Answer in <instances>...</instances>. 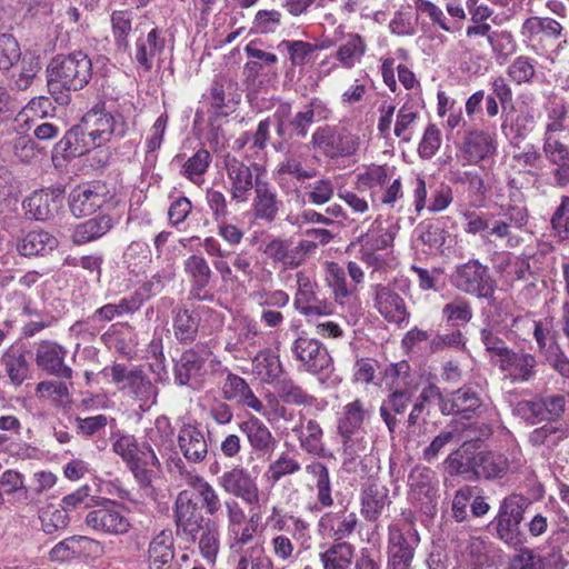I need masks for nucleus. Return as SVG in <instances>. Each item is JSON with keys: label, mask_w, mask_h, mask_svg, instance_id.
<instances>
[{"label": "nucleus", "mask_w": 569, "mask_h": 569, "mask_svg": "<svg viewBox=\"0 0 569 569\" xmlns=\"http://www.w3.org/2000/svg\"><path fill=\"white\" fill-rule=\"evenodd\" d=\"M92 76V62L83 51L54 57L47 68L49 93L60 106L70 102V92L84 88Z\"/></svg>", "instance_id": "1"}, {"label": "nucleus", "mask_w": 569, "mask_h": 569, "mask_svg": "<svg viewBox=\"0 0 569 569\" xmlns=\"http://www.w3.org/2000/svg\"><path fill=\"white\" fill-rule=\"evenodd\" d=\"M450 282L460 292L478 299L492 300L495 297L496 281L490 274L489 267L478 259H469L456 266Z\"/></svg>", "instance_id": "2"}, {"label": "nucleus", "mask_w": 569, "mask_h": 569, "mask_svg": "<svg viewBox=\"0 0 569 569\" xmlns=\"http://www.w3.org/2000/svg\"><path fill=\"white\" fill-rule=\"evenodd\" d=\"M223 169L229 182V194L236 203H247L257 187L258 180H263L264 170L257 163H246L234 156L223 158Z\"/></svg>", "instance_id": "3"}, {"label": "nucleus", "mask_w": 569, "mask_h": 569, "mask_svg": "<svg viewBox=\"0 0 569 569\" xmlns=\"http://www.w3.org/2000/svg\"><path fill=\"white\" fill-rule=\"evenodd\" d=\"M311 142L327 158L338 159L353 156L360 148V138L348 127L326 124L312 134Z\"/></svg>", "instance_id": "4"}, {"label": "nucleus", "mask_w": 569, "mask_h": 569, "mask_svg": "<svg viewBox=\"0 0 569 569\" xmlns=\"http://www.w3.org/2000/svg\"><path fill=\"white\" fill-rule=\"evenodd\" d=\"M291 353L299 368L318 376L325 381L333 371L332 359L327 348L317 339L308 336H299L290 347Z\"/></svg>", "instance_id": "5"}, {"label": "nucleus", "mask_w": 569, "mask_h": 569, "mask_svg": "<svg viewBox=\"0 0 569 569\" xmlns=\"http://www.w3.org/2000/svg\"><path fill=\"white\" fill-rule=\"evenodd\" d=\"M409 499L425 515L433 516L439 499V480L431 468L416 465L408 476Z\"/></svg>", "instance_id": "6"}, {"label": "nucleus", "mask_w": 569, "mask_h": 569, "mask_svg": "<svg viewBox=\"0 0 569 569\" xmlns=\"http://www.w3.org/2000/svg\"><path fill=\"white\" fill-rule=\"evenodd\" d=\"M87 134L92 137L99 147L113 138L121 139L128 131V124L122 116H113L106 110L104 103L93 106L81 119Z\"/></svg>", "instance_id": "7"}, {"label": "nucleus", "mask_w": 569, "mask_h": 569, "mask_svg": "<svg viewBox=\"0 0 569 569\" xmlns=\"http://www.w3.org/2000/svg\"><path fill=\"white\" fill-rule=\"evenodd\" d=\"M528 214L525 208L509 207L499 216L490 214L488 233L482 239L488 242L505 241L506 247L516 248L520 244L521 238L517 231L527 224Z\"/></svg>", "instance_id": "8"}, {"label": "nucleus", "mask_w": 569, "mask_h": 569, "mask_svg": "<svg viewBox=\"0 0 569 569\" xmlns=\"http://www.w3.org/2000/svg\"><path fill=\"white\" fill-rule=\"evenodd\" d=\"M173 518L177 536L188 542H196L200 530L206 526L207 519L200 507L188 490L178 493L174 501Z\"/></svg>", "instance_id": "9"}, {"label": "nucleus", "mask_w": 569, "mask_h": 569, "mask_svg": "<svg viewBox=\"0 0 569 569\" xmlns=\"http://www.w3.org/2000/svg\"><path fill=\"white\" fill-rule=\"evenodd\" d=\"M402 368H407V366L400 365L399 369H396L398 377L391 383L390 393L380 407V416L391 433L395 432L397 427V419L391 412L403 413L412 402L417 391V386L412 383L410 376L407 372L400 375Z\"/></svg>", "instance_id": "10"}, {"label": "nucleus", "mask_w": 569, "mask_h": 569, "mask_svg": "<svg viewBox=\"0 0 569 569\" xmlns=\"http://www.w3.org/2000/svg\"><path fill=\"white\" fill-rule=\"evenodd\" d=\"M218 486L229 496L247 505H257L260 491L256 479L241 467H234L218 477Z\"/></svg>", "instance_id": "11"}, {"label": "nucleus", "mask_w": 569, "mask_h": 569, "mask_svg": "<svg viewBox=\"0 0 569 569\" xmlns=\"http://www.w3.org/2000/svg\"><path fill=\"white\" fill-rule=\"evenodd\" d=\"M112 381L120 385L134 399L147 403L154 399L157 389L140 369H128L126 365L117 363L111 368Z\"/></svg>", "instance_id": "12"}, {"label": "nucleus", "mask_w": 569, "mask_h": 569, "mask_svg": "<svg viewBox=\"0 0 569 569\" xmlns=\"http://www.w3.org/2000/svg\"><path fill=\"white\" fill-rule=\"evenodd\" d=\"M486 405L478 391L471 386H465L448 396L442 395L441 413L460 416L465 419L481 415Z\"/></svg>", "instance_id": "13"}, {"label": "nucleus", "mask_w": 569, "mask_h": 569, "mask_svg": "<svg viewBox=\"0 0 569 569\" xmlns=\"http://www.w3.org/2000/svg\"><path fill=\"white\" fill-rule=\"evenodd\" d=\"M297 292L293 299V306L301 315L306 317L330 315L331 303L318 298L315 288L316 283L305 271L296 273Z\"/></svg>", "instance_id": "14"}, {"label": "nucleus", "mask_w": 569, "mask_h": 569, "mask_svg": "<svg viewBox=\"0 0 569 569\" xmlns=\"http://www.w3.org/2000/svg\"><path fill=\"white\" fill-rule=\"evenodd\" d=\"M392 503L389 489L378 480H368L360 489V515L368 522H377Z\"/></svg>", "instance_id": "15"}, {"label": "nucleus", "mask_w": 569, "mask_h": 569, "mask_svg": "<svg viewBox=\"0 0 569 569\" xmlns=\"http://www.w3.org/2000/svg\"><path fill=\"white\" fill-rule=\"evenodd\" d=\"M359 518L356 512L348 511L343 507L337 511L323 513L318 521V531L320 535L331 538L335 543L345 542L357 529Z\"/></svg>", "instance_id": "16"}, {"label": "nucleus", "mask_w": 569, "mask_h": 569, "mask_svg": "<svg viewBox=\"0 0 569 569\" xmlns=\"http://www.w3.org/2000/svg\"><path fill=\"white\" fill-rule=\"evenodd\" d=\"M99 148L92 137L87 134L84 126L80 121L79 124L70 128L58 142H56L52 150V161L58 162L60 159L66 160L83 156L91 149Z\"/></svg>", "instance_id": "17"}, {"label": "nucleus", "mask_w": 569, "mask_h": 569, "mask_svg": "<svg viewBox=\"0 0 569 569\" xmlns=\"http://www.w3.org/2000/svg\"><path fill=\"white\" fill-rule=\"evenodd\" d=\"M371 290L375 308L388 322L398 326L408 322L410 312L406 302L390 286L375 284Z\"/></svg>", "instance_id": "18"}, {"label": "nucleus", "mask_w": 569, "mask_h": 569, "mask_svg": "<svg viewBox=\"0 0 569 569\" xmlns=\"http://www.w3.org/2000/svg\"><path fill=\"white\" fill-rule=\"evenodd\" d=\"M84 521L96 531L116 536L127 533L131 526L114 502L89 511Z\"/></svg>", "instance_id": "19"}, {"label": "nucleus", "mask_w": 569, "mask_h": 569, "mask_svg": "<svg viewBox=\"0 0 569 569\" xmlns=\"http://www.w3.org/2000/svg\"><path fill=\"white\" fill-rule=\"evenodd\" d=\"M164 48V31L158 26H153L147 33L141 31L137 37L132 59L144 71H150L154 60L160 58Z\"/></svg>", "instance_id": "20"}, {"label": "nucleus", "mask_w": 569, "mask_h": 569, "mask_svg": "<svg viewBox=\"0 0 569 569\" xmlns=\"http://www.w3.org/2000/svg\"><path fill=\"white\" fill-rule=\"evenodd\" d=\"M223 508L228 522V532L231 537L230 548L236 551H242L244 550L243 547L253 540L256 527L243 526L246 522V512L236 499H226L223 501Z\"/></svg>", "instance_id": "21"}, {"label": "nucleus", "mask_w": 569, "mask_h": 569, "mask_svg": "<svg viewBox=\"0 0 569 569\" xmlns=\"http://www.w3.org/2000/svg\"><path fill=\"white\" fill-rule=\"evenodd\" d=\"M217 363L221 368V373H226V379L221 387L222 398L227 401H234L256 412H262L263 403L256 397L247 381L242 377L229 371L220 361H217Z\"/></svg>", "instance_id": "22"}, {"label": "nucleus", "mask_w": 569, "mask_h": 569, "mask_svg": "<svg viewBox=\"0 0 569 569\" xmlns=\"http://www.w3.org/2000/svg\"><path fill=\"white\" fill-rule=\"evenodd\" d=\"M253 198L251 202V212L254 219L264 222H272L277 219L282 207V201L278 198L276 187L266 178L257 181L253 189Z\"/></svg>", "instance_id": "23"}, {"label": "nucleus", "mask_w": 569, "mask_h": 569, "mask_svg": "<svg viewBox=\"0 0 569 569\" xmlns=\"http://www.w3.org/2000/svg\"><path fill=\"white\" fill-rule=\"evenodd\" d=\"M178 447L190 463H201L208 456V440L203 430L196 423L186 422L178 431Z\"/></svg>", "instance_id": "24"}, {"label": "nucleus", "mask_w": 569, "mask_h": 569, "mask_svg": "<svg viewBox=\"0 0 569 569\" xmlns=\"http://www.w3.org/2000/svg\"><path fill=\"white\" fill-rule=\"evenodd\" d=\"M61 201L59 190H36L23 200L22 208L27 218L48 221L58 213Z\"/></svg>", "instance_id": "25"}, {"label": "nucleus", "mask_w": 569, "mask_h": 569, "mask_svg": "<svg viewBox=\"0 0 569 569\" xmlns=\"http://www.w3.org/2000/svg\"><path fill=\"white\" fill-rule=\"evenodd\" d=\"M67 350L54 341L43 340L36 349L37 366L50 375L62 379L72 378V369L64 365Z\"/></svg>", "instance_id": "26"}, {"label": "nucleus", "mask_w": 569, "mask_h": 569, "mask_svg": "<svg viewBox=\"0 0 569 569\" xmlns=\"http://www.w3.org/2000/svg\"><path fill=\"white\" fill-rule=\"evenodd\" d=\"M103 186L99 183H82L72 189L69 194V206L77 218L93 213L104 203Z\"/></svg>", "instance_id": "27"}, {"label": "nucleus", "mask_w": 569, "mask_h": 569, "mask_svg": "<svg viewBox=\"0 0 569 569\" xmlns=\"http://www.w3.org/2000/svg\"><path fill=\"white\" fill-rule=\"evenodd\" d=\"M460 151L467 163L477 164L496 153V140L483 130H472L463 137Z\"/></svg>", "instance_id": "28"}, {"label": "nucleus", "mask_w": 569, "mask_h": 569, "mask_svg": "<svg viewBox=\"0 0 569 569\" xmlns=\"http://www.w3.org/2000/svg\"><path fill=\"white\" fill-rule=\"evenodd\" d=\"M209 350L189 349L184 351L174 366V380L180 386L197 385L200 381L202 367L208 357Z\"/></svg>", "instance_id": "29"}, {"label": "nucleus", "mask_w": 569, "mask_h": 569, "mask_svg": "<svg viewBox=\"0 0 569 569\" xmlns=\"http://www.w3.org/2000/svg\"><path fill=\"white\" fill-rule=\"evenodd\" d=\"M183 270L190 281V295L198 300H211V295H202L209 286L213 272L201 254H191L183 261Z\"/></svg>", "instance_id": "30"}, {"label": "nucleus", "mask_w": 569, "mask_h": 569, "mask_svg": "<svg viewBox=\"0 0 569 569\" xmlns=\"http://www.w3.org/2000/svg\"><path fill=\"white\" fill-rule=\"evenodd\" d=\"M569 525V518L563 519ZM546 565L552 569H566L569 566V527L559 526L548 537Z\"/></svg>", "instance_id": "31"}, {"label": "nucleus", "mask_w": 569, "mask_h": 569, "mask_svg": "<svg viewBox=\"0 0 569 569\" xmlns=\"http://www.w3.org/2000/svg\"><path fill=\"white\" fill-rule=\"evenodd\" d=\"M369 222L366 219L361 226L355 228L356 242L360 244V249L368 251H380L391 246L393 241L392 232L386 228L380 219L370 221L367 230L363 226Z\"/></svg>", "instance_id": "32"}, {"label": "nucleus", "mask_w": 569, "mask_h": 569, "mask_svg": "<svg viewBox=\"0 0 569 569\" xmlns=\"http://www.w3.org/2000/svg\"><path fill=\"white\" fill-rule=\"evenodd\" d=\"M240 431L247 437L252 450L258 455H270L276 446L277 440L272 436L269 428L254 416L239 423Z\"/></svg>", "instance_id": "33"}, {"label": "nucleus", "mask_w": 569, "mask_h": 569, "mask_svg": "<svg viewBox=\"0 0 569 569\" xmlns=\"http://www.w3.org/2000/svg\"><path fill=\"white\" fill-rule=\"evenodd\" d=\"M537 365L535 355L511 349L506 358L501 359L499 368L508 372L513 382H528L536 377Z\"/></svg>", "instance_id": "34"}, {"label": "nucleus", "mask_w": 569, "mask_h": 569, "mask_svg": "<svg viewBox=\"0 0 569 569\" xmlns=\"http://www.w3.org/2000/svg\"><path fill=\"white\" fill-rule=\"evenodd\" d=\"M292 431L299 441L300 448L308 455L318 458L326 456L323 431L316 420L301 417Z\"/></svg>", "instance_id": "35"}, {"label": "nucleus", "mask_w": 569, "mask_h": 569, "mask_svg": "<svg viewBox=\"0 0 569 569\" xmlns=\"http://www.w3.org/2000/svg\"><path fill=\"white\" fill-rule=\"evenodd\" d=\"M342 442V467L348 472H357L363 458L370 451L366 432L338 433Z\"/></svg>", "instance_id": "36"}, {"label": "nucleus", "mask_w": 569, "mask_h": 569, "mask_svg": "<svg viewBox=\"0 0 569 569\" xmlns=\"http://www.w3.org/2000/svg\"><path fill=\"white\" fill-rule=\"evenodd\" d=\"M520 33L529 42H541L543 39L558 40L563 36V27L553 18L535 16L523 21Z\"/></svg>", "instance_id": "37"}, {"label": "nucleus", "mask_w": 569, "mask_h": 569, "mask_svg": "<svg viewBox=\"0 0 569 569\" xmlns=\"http://www.w3.org/2000/svg\"><path fill=\"white\" fill-rule=\"evenodd\" d=\"M174 547L170 531H161L149 543L148 569H176Z\"/></svg>", "instance_id": "38"}, {"label": "nucleus", "mask_w": 569, "mask_h": 569, "mask_svg": "<svg viewBox=\"0 0 569 569\" xmlns=\"http://www.w3.org/2000/svg\"><path fill=\"white\" fill-rule=\"evenodd\" d=\"M0 366L14 386L22 385L29 377L30 365L20 347L11 346L6 349L1 355Z\"/></svg>", "instance_id": "39"}, {"label": "nucleus", "mask_w": 569, "mask_h": 569, "mask_svg": "<svg viewBox=\"0 0 569 569\" xmlns=\"http://www.w3.org/2000/svg\"><path fill=\"white\" fill-rule=\"evenodd\" d=\"M113 227V220L109 214H98L78 223L72 232V241L76 244H84L107 234Z\"/></svg>", "instance_id": "40"}, {"label": "nucleus", "mask_w": 569, "mask_h": 569, "mask_svg": "<svg viewBox=\"0 0 569 569\" xmlns=\"http://www.w3.org/2000/svg\"><path fill=\"white\" fill-rule=\"evenodd\" d=\"M538 61L528 56L516 57L507 67L508 79L517 86H531L543 74L537 69Z\"/></svg>", "instance_id": "41"}, {"label": "nucleus", "mask_w": 569, "mask_h": 569, "mask_svg": "<svg viewBox=\"0 0 569 569\" xmlns=\"http://www.w3.org/2000/svg\"><path fill=\"white\" fill-rule=\"evenodd\" d=\"M58 246V240L44 230H32L28 232L17 244L21 256H43L51 252Z\"/></svg>", "instance_id": "42"}, {"label": "nucleus", "mask_w": 569, "mask_h": 569, "mask_svg": "<svg viewBox=\"0 0 569 569\" xmlns=\"http://www.w3.org/2000/svg\"><path fill=\"white\" fill-rule=\"evenodd\" d=\"M370 415V406L361 399H355L342 408V416L338 420V433H356L360 430L366 418Z\"/></svg>", "instance_id": "43"}, {"label": "nucleus", "mask_w": 569, "mask_h": 569, "mask_svg": "<svg viewBox=\"0 0 569 569\" xmlns=\"http://www.w3.org/2000/svg\"><path fill=\"white\" fill-rule=\"evenodd\" d=\"M569 438V425L561 421H548L541 427L535 428L528 437L533 447L549 445L557 447L560 442Z\"/></svg>", "instance_id": "44"}, {"label": "nucleus", "mask_w": 569, "mask_h": 569, "mask_svg": "<svg viewBox=\"0 0 569 569\" xmlns=\"http://www.w3.org/2000/svg\"><path fill=\"white\" fill-rule=\"evenodd\" d=\"M188 486L196 491L206 513L210 517H216L221 510L223 502L214 487L201 476L189 477Z\"/></svg>", "instance_id": "45"}, {"label": "nucleus", "mask_w": 569, "mask_h": 569, "mask_svg": "<svg viewBox=\"0 0 569 569\" xmlns=\"http://www.w3.org/2000/svg\"><path fill=\"white\" fill-rule=\"evenodd\" d=\"M441 400L442 393L436 385L429 383L423 387L419 396L416 397L411 411L408 415V428L416 427L423 420V417L429 413L428 406L431 402L438 401L439 409L441 410Z\"/></svg>", "instance_id": "46"}, {"label": "nucleus", "mask_w": 569, "mask_h": 569, "mask_svg": "<svg viewBox=\"0 0 569 569\" xmlns=\"http://www.w3.org/2000/svg\"><path fill=\"white\" fill-rule=\"evenodd\" d=\"M509 468L508 458L496 451L478 452L477 478L498 479L502 478Z\"/></svg>", "instance_id": "47"}, {"label": "nucleus", "mask_w": 569, "mask_h": 569, "mask_svg": "<svg viewBox=\"0 0 569 569\" xmlns=\"http://www.w3.org/2000/svg\"><path fill=\"white\" fill-rule=\"evenodd\" d=\"M152 253L146 242L132 241L122 254V263L127 270L136 276L144 273L151 262Z\"/></svg>", "instance_id": "48"}, {"label": "nucleus", "mask_w": 569, "mask_h": 569, "mask_svg": "<svg viewBox=\"0 0 569 569\" xmlns=\"http://www.w3.org/2000/svg\"><path fill=\"white\" fill-rule=\"evenodd\" d=\"M445 466L450 475H472L477 478L478 452L462 447L446 458Z\"/></svg>", "instance_id": "49"}, {"label": "nucleus", "mask_w": 569, "mask_h": 569, "mask_svg": "<svg viewBox=\"0 0 569 569\" xmlns=\"http://www.w3.org/2000/svg\"><path fill=\"white\" fill-rule=\"evenodd\" d=\"M94 540L84 536H72L57 543L50 551L56 561H67L87 553Z\"/></svg>", "instance_id": "50"}, {"label": "nucleus", "mask_w": 569, "mask_h": 569, "mask_svg": "<svg viewBox=\"0 0 569 569\" xmlns=\"http://www.w3.org/2000/svg\"><path fill=\"white\" fill-rule=\"evenodd\" d=\"M306 472L315 480L317 489V501L322 508H329L333 505L331 495V480L329 470L325 463L313 461L306 466Z\"/></svg>", "instance_id": "51"}, {"label": "nucleus", "mask_w": 569, "mask_h": 569, "mask_svg": "<svg viewBox=\"0 0 569 569\" xmlns=\"http://www.w3.org/2000/svg\"><path fill=\"white\" fill-rule=\"evenodd\" d=\"M489 527L495 529V536L509 547L518 548L527 541L521 530V521L495 517Z\"/></svg>", "instance_id": "52"}, {"label": "nucleus", "mask_w": 569, "mask_h": 569, "mask_svg": "<svg viewBox=\"0 0 569 569\" xmlns=\"http://www.w3.org/2000/svg\"><path fill=\"white\" fill-rule=\"evenodd\" d=\"M353 555L355 547L351 543L337 542L320 552L319 558L323 569H350Z\"/></svg>", "instance_id": "53"}, {"label": "nucleus", "mask_w": 569, "mask_h": 569, "mask_svg": "<svg viewBox=\"0 0 569 569\" xmlns=\"http://www.w3.org/2000/svg\"><path fill=\"white\" fill-rule=\"evenodd\" d=\"M133 13L130 10H116L111 14V28L117 51L130 52L129 34L132 31Z\"/></svg>", "instance_id": "54"}, {"label": "nucleus", "mask_w": 569, "mask_h": 569, "mask_svg": "<svg viewBox=\"0 0 569 569\" xmlns=\"http://www.w3.org/2000/svg\"><path fill=\"white\" fill-rule=\"evenodd\" d=\"M264 254L274 263H281L284 269L299 267V259L293 252V242L287 239L274 238L266 244Z\"/></svg>", "instance_id": "55"}, {"label": "nucleus", "mask_w": 569, "mask_h": 569, "mask_svg": "<svg viewBox=\"0 0 569 569\" xmlns=\"http://www.w3.org/2000/svg\"><path fill=\"white\" fill-rule=\"evenodd\" d=\"M420 537L418 531L410 527L406 532L397 526L389 527L388 537V553H400L409 552L415 556V548L418 546Z\"/></svg>", "instance_id": "56"}, {"label": "nucleus", "mask_w": 569, "mask_h": 569, "mask_svg": "<svg viewBox=\"0 0 569 569\" xmlns=\"http://www.w3.org/2000/svg\"><path fill=\"white\" fill-rule=\"evenodd\" d=\"M197 540L202 558L209 563H214L220 549L218 525L213 520L207 519L206 526L200 530Z\"/></svg>", "instance_id": "57"}, {"label": "nucleus", "mask_w": 569, "mask_h": 569, "mask_svg": "<svg viewBox=\"0 0 569 569\" xmlns=\"http://www.w3.org/2000/svg\"><path fill=\"white\" fill-rule=\"evenodd\" d=\"M252 365L256 375L264 382H272L279 379L283 371L279 356L270 349L259 351Z\"/></svg>", "instance_id": "58"}, {"label": "nucleus", "mask_w": 569, "mask_h": 569, "mask_svg": "<svg viewBox=\"0 0 569 569\" xmlns=\"http://www.w3.org/2000/svg\"><path fill=\"white\" fill-rule=\"evenodd\" d=\"M367 49L363 38L357 33H350L338 48L336 58L345 68H352L360 61Z\"/></svg>", "instance_id": "59"}, {"label": "nucleus", "mask_w": 569, "mask_h": 569, "mask_svg": "<svg viewBox=\"0 0 569 569\" xmlns=\"http://www.w3.org/2000/svg\"><path fill=\"white\" fill-rule=\"evenodd\" d=\"M199 318L188 309H178L173 317L174 337L182 343L192 342L198 333Z\"/></svg>", "instance_id": "60"}, {"label": "nucleus", "mask_w": 569, "mask_h": 569, "mask_svg": "<svg viewBox=\"0 0 569 569\" xmlns=\"http://www.w3.org/2000/svg\"><path fill=\"white\" fill-rule=\"evenodd\" d=\"M159 466L160 462L154 449L148 446L147 451L141 450V457L128 465V468L132 471L141 487H149L153 477L152 468H158Z\"/></svg>", "instance_id": "61"}, {"label": "nucleus", "mask_w": 569, "mask_h": 569, "mask_svg": "<svg viewBox=\"0 0 569 569\" xmlns=\"http://www.w3.org/2000/svg\"><path fill=\"white\" fill-rule=\"evenodd\" d=\"M471 303L461 296L446 303L441 310L442 319L450 326H462L472 319Z\"/></svg>", "instance_id": "62"}, {"label": "nucleus", "mask_w": 569, "mask_h": 569, "mask_svg": "<svg viewBox=\"0 0 569 569\" xmlns=\"http://www.w3.org/2000/svg\"><path fill=\"white\" fill-rule=\"evenodd\" d=\"M326 280L332 290L336 302L341 306L347 303L356 292V288L347 284L346 272L337 263L329 266Z\"/></svg>", "instance_id": "63"}, {"label": "nucleus", "mask_w": 569, "mask_h": 569, "mask_svg": "<svg viewBox=\"0 0 569 569\" xmlns=\"http://www.w3.org/2000/svg\"><path fill=\"white\" fill-rule=\"evenodd\" d=\"M277 393L279 398L288 405L311 406L315 401L311 395L290 378L278 381Z\"/></svg>", "instance_id": "64"}]
</instances>
